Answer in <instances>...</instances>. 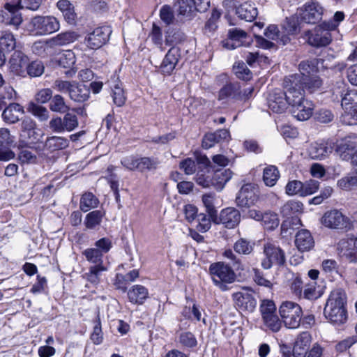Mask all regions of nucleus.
<instances>
[{
    "mask_svg": "<svg viewBox=\"0 0 357 357\" xmlns=\"http://www.w3.org/2000/svg\"><path fill=\"white\" fill-rule=\"evenodd\" d=\"M280 178V172L274 165H268L264 168L263 172V181L266 185L274 186Z\"/></svg>",
    "mask_w": 357,
    "mask_h": 357,
    "instance_id": "nucleus-35",
    "label": "nucleus"
},
{
    "mask_svg": "<svg viewBox=\"0 0 357 357\" xmlns=\"http://www.w3.org/2000/svg\"><path fill=\"white\" fill-rule=\"evenodd\" d=\"M338 250L349 261L357 262V236L340 240Z\"/></svg>",
    "mask_w": 357,
    "mask_h": 357,
    "instance_id": "nucleus-13",
    "label": "nucleus"
},
{
    "mask_svg": "<svg viewBox=\"0 0 357 357\" xmlns=\"http://www.w3.org/2000/svg\"><path fill=\"white\" fill-rule=\"evenodd\" d=\"M28 57L21 52H15L13 54L10 63L13 71L19 73L21 70L27 66Z\"/></svg>",
    "mask_w": 357,
    "mask_h": 357,
    "instance_id": "nucleus-38",
    "label": "nucleus"
},
{
    "mask_svg": "<svg viewBox=\"0 0 357 357\" xmlns=\"http://www.w3.org/2000/svg\"><path fill=\"white\" fill-rule=\"evenodd\" d=\"M337 28L336 24L322 23L313 29L305 31V36L309 45L315 47H325L332 40L331 31Z\"/></svg>",
    "mask_w": 357,
    "mask_h": 357,
    "instance_id": "nucleus-5",
    "label": "nucleus"
},
{
    "mask_svg": "<svg viewBox=\"0 0 357 357\" xmlns=\"http://www.w3.org/2000/svg\"><path fill=\"white\" fill-rule=\"evenodd\" d=\"M82 255L88 262L93 264L91 267L105 266L103 263V255L100 250L95 248H89L84 250Z\"/></svg>",
    "mask_w": 357,
    "mask_h": 357,
    "instance_id": "nucleus-33",
    "label": "nucleus"
},
{
    "mask_svg": "<svg viewBox=\"0 0 357 357\" xmlns=\"http://www.w3.org/2000/svg\"><path fill=\"white\" fill-rule=\"evenodd\" d=\"M121 163L128 170L139 171V158H137L134 155H128L122 158Z\"/></svg>",
    "mask_w": 357,
    "mask_h": 357,
    "instance_id": "nucleus-63",
    "label": "nucleus"
},
{
    "mask_svg": "<svg viewBox=\"0 0 357 357\" xmlns=\"http://www.w3.org/2000/svg\"><path fill=\"white\" fill-rule=\"evenodd\" d=\"M198 164L202 165L204 169H199L195 176L197 183L203 188L211 186V175L209 174L208 167L211 161L206 155H199L197 157ZM200 169V167H199Z\"/></svg>",
    "mask_w": 357,
    "mask_h": 357,
    "instance_id": "nucleus-15",
    "label": "nucleus"
},
{
    "mask_svg": "<svg viewBox=\"0 0 357 357\" xmlns=\"http://www.w3.org/2000/svg\"><path fill=\"white\" fill-rule=\"evenodd\" d=\"M357 147V135H351L344 137L337 145V151L344 160L353 155V151Z\"/></svg>",
    "mask_w": 357,
    "mask_h": 357,
    "instance_id": "nucleus-22",
    "label": "nucleus"
},
{
    "mask_svg": "<svg viewBox=\"0 0 357 357\" xmlns=\"http://www.w3.org/2000/svg\"><path fill=\"white\" fill-rule=\"evenodd\" d=\"M89 94V88L75 82L68 96L73 101L82 102L88 100Z\"/></svg>",
    "mask_w": 357,
    "mask_h": 357,
    "instance_id": "nucleus-34",
    "label": "nucleus"
},
{
    "mask_svg": "<svg viewBox=\"0 0 357 357\" xmlns=\"http://www.w3.org/2000/svg\"><path fill=\"white\" fill-rule=\"evenodd\" d=\"M311 342V336L307 333L304 332L301 333L295 343L293 348V356L294 357H305L307 354V351L310 347Z\"/></svg>",
    "mask_w": 357,
    "mask_h": 357,
    "instance_id": "nucleus-25",
    "label": "nucleus"
},
{
    "mask_svg": "<svg viewBox=\"0 0 357 357\" xmlns=\"http://www.w3.org/2000/svg\"><path fill=\"white\" fill-rule=\"evenodd\" d=\"M178 14L183 16H188L195 10L193 0H178Z\"/></svg>",
    "mask_w": 357,
    "mask_h": 357,
    "instance_id": "nucleus-57",
    "label": "nucleus"
},
{
    "mask_svg": "<svg viewBox=\"0 0 357 357\" xmlns=\"http://www.w3.org/2000/svg\"><path fill=\"white\" fill-rule=\"evenodd\" d=\"M181 344L185 347H194L197 342L195 335L190 332H182L178 337Z\"/></svg>",
    "mask_w": 357,
    "mask_h": 357,
    "instance_id": "nucleus-62",
    "label": "nucleus"
},
{
    "mask_svg": "<svg viewBox=\"0 0 357 357\" xmlns=\"http://www.w3.org/2000/svg\"><path fill=\"white\" fill-rule=\"evenodd\" d=\"M324 13V8L317 1H309L298 10V15L307 24L319 22Z\"/></svg>",
    "mask_w": 357,
    "mask_h": 357,
    "instance_id": "nucleus-11",
    "label": "nucleus"
},
{
    "mask_svg": "<svg viewBox=\"0 0 357 357\" xmlns=\"http://www.w3.org/2000/svg\"><path fill=\"white\" fill-rule=\"evenodd\" d=\"M65 131L71 132L79 125L78 119L75 114L66 112L63 118Z\"/></svg>",
    "mask_w": 357,
    "mask_h": 357,
    "instance_id": "nucleus-56",
    "label": "nucleus"
},
{
    "mask_svg": "<svg viewBox=\"0 0 357 357\" xmlns=\"http://www.w3.org/2000/svg\"><path fill=\"white\" fill-rule=\"evenodd\" d=\"M316 64L317 61L315 60H306L301 62L299 64L300 73L298 75H300L301 77L311 76L312 75H316Z\"/></svg>",
    "mask_w": 357,
    "mask_h": 357,
    "instance_id": "nucleus-49",
    "label": "nucleus"
},
{
    "mask_svg": "<svg viewBox=\"0 0 357 357\" xmlns=\"http://www.w3.org/2000/svg\"><path fill=\"white\" fill-rule=\"evenodd\" d=\"M239 90L238 84H229L225 85L219 91L218 100H223L228 98L237 100V92Z\"/></svg>",
    "mask_w": 357,
    "mask_h": 357,
    "instance_id": "nucleus-45",
    "label": "nucleus"
},
{
    "mask_svg": "<svg viewBox=\"0 0 357 357\" xmlns=\"http://www.w3.org/2000/svg\"><path fill=\"white\" fill-rule=\"evenodd\" d=\"M33 115L38 118L40 121H47L49 118V112L45 107L33 104L29 109Z\"/></svg>",
    "mask_w": 357,
    "mask_h": 357,
    "instance_id": "nucleus-64",
    "label": "nucleus"
},
{
    "mask_svg": "<svg viewBox=\"0 0 357 357\" xmlns=\"http://www.w3.org/2000/svg\"><path fill=\"white\" fill-rule=\"evenodd\" d=\"M289 280H292L290 287L291 291L296 295L300 296L302 293L303 281L298 274L289 273L287 275Z\"/></svg>",
    "mask_w": 357,
    "mask_h": 357,
    "instance_id": "nucleus-60",
    "label": "nucleus"
},
{
    "mask_svg": "<svg viewBox=\"0 0 357 357\" xmlns=\"http://www.w3.org/2000/svg\"><path fill=\"white\" fill-rule=\"evenodd\" d=\"M209 272L214 284L222 291L228 290L227 284L233 283L236 280L233 269L223 262L211 264Z\"/></svg>",
    "mask_w": 357,
    "mask_h": 357,
    "instance_id": "nucleus-3",
    "label": "nucleus"
},
{
    "mask_svg": "<svg viewBox=\"0 0 357 357\" xmlns=\"http://www.w3.org/2000/svg\"><path fill=\"white\" fill-rule=\"evenodd\" d=\"M282 26V29L288 35L296 34L299 30V17L298 13L286 17Z\"/></svg>",
    "mask_w": 357,
    "mask_h": 357,
    "instance_id": "nucleus-42",
    "label": "nucleus"
},
{
    "mask_svg": "<svg viewBox=\"0 0 357 357\" xmlns=\"http://www.w3.org/2000/svg\"><path fill=\"white\" fill-rule=\"evenodd\" d=\"M108 84L112 90V97L114 103L118 107H122L126 100V96L122 83L116 76H113L108 81Z\"/></svg>",
    "mask_w": 357,
    "mask_h": 357,
    "instance_id": "nucleus-21",
    "label": "nucleus"
},
{
    "mask_svg": "<svg viewBox=\"0 0 357 357\" xmlns=\"http://www.w3.org/2000/svg\"><path fill=\"white\" fill-rule=\"evenodd\" d=\"M265 257L261 261V266L264 269H269L273 266H282L285 263V254L279 247L271 243L264 245Z\"/></svg>",
    "mask_w": 357,
    "mask_h": 357,
    "instance_id": "nucleus-10",
    "label": "nucleus"
},
{
    "mask_svg": "<svg viewBox=\"0 0 357 357\" xmlns=\"http://www.w3.org/2000/svg\"><path fill=\"white\" fill-rule=\"evenodd\" d=\"M218 223L228 229L236 227L241 221V213L234 208H226L221 211Z\"/></svg>",
    "mask_w": 357,
    "mask_h": 357,
    "instance_id": "nucleus-20",
    "label": "nucleus"
},
{
    "mask_svg": "<svg viewBox=\"0 0 357 357\" xmlns=\"http://www.w3.org/2000/svg\"><path fill=\"white\" fill-rule=\"evenodd\" d=\"M24 108L18 103H10L3 110V119L8 123H15L20 119L19 116L24 114Z\"/></svg>",
    "mask_w": 357,
    "mask_h": 357,
    "instance_id": "nucleus-28",
    "label": "nucleus"
},
{
    "mask_svg": "<svg viewBox=\"0 0 357 357\" xmlns=\"http://www.w3.org/2000/svg\"><path fill=\"white\" fill-rule=\"evenodd\" d=\"M256 200V194L251 184L243 185L236 198V204L244 208H249L254 205Z\"/></svg>",
    "mask_w": 357,
    "mask_h": 357,
    "instance_id": "nucleus-18",
    "label": "nucleus"
},
{
    "mask_svg": "<svg viewBox=\"0 0 357 357\" xmlns=\"http://www.w3.org/2000/svg\"><path fill=\"white\" fill-rule=\"evenodd\" d=\"M75 63V56L72 50H66L59 57V65L63 68H70Z\"/></svg>",
    "mask_w": 357,
    "mask_h": 357,
    "instance_id": "nucleus-59",
    "label": "nucleus"
},
{
    "mask_svg": "<svg viewBox=\"0 0 357 357\" xmlns=\"http://www.w3.org/2000/svg\"><path fill=\"white\" fill-rule=\"evenodd\" d=\"M215 196L214 194H205L202 196V202L206 208V211L208 213L209 217L213 221L216 222L217 220V210L214 206Z\"/></svg>",
    "mask_w": 357,
    "mask_h": 357,
    "instance_id": "nucleus-43",
    "label": "nucleus"
},
{
    "mask_svg": "<svg viewBox=\"0 0 357 357\" xmlns=\"http://www.w3.org/2000/svg\"><path fill=\"white\" fill-rule=\"evenodd\" d=\"M322 84V81L317 75L301 77V86L310 93L318 91Z\"/></svg>",
    "mask_w": 357,
    "mask_h": 357,
    "instance_id": "nucleus-37",
    "label": "nucleus"
},
{
    "mask_svg": "<svg viewBox=\"0 0 357 357\" xmlns=\"http://www.w3.org/2000/svg\"><path fill=\"white\" fill-rule=\"evenodd\" d=\"M75 82H70L67 80H63L61 79H56L53 83V89L56 91L68 93L69 95L70 90Z\"/></svg>",
    "mask_w": 357,
    "mask_h": 357,
    "instance_id": "nucleus-61",
    "label": "nucleus"
},
{
    "mask_svg": "<svg viewBox=\"0 0 357 357\" xmlns=\"http://www.w3.org/2000/svg\"><path fill=\"white\" fill-rule=\"evenodd\" d=\"M262 225L267 229H273L279 225L278 215L273 212H265L263 213L261 221Z\"/></svg>",
    "mask_w": 357,
    "mask_h": 357,
    "instance_id": "nucleus-51",
    "label": "nucleus"
},
{
    "mask_svg": "<svg viewBox=\"0 0 357 357\" xmlns=\"http://www.w3.org/2000/svg\"><path fill=\"white\" fill-rule=\"evenodd\" d=\"M139 172L143 173L155 170L159 165V160L153 157H142L139 158Z\"/></svg>",
    "mask_w": 357,
    "mask_h": 357,
    "instance_id": "nucleus-47",
    "label": "nucleus"
},
{
    "mask_svg": "<svg viewBox=\"0 0 357 357\" xmlns=\"http://www.w3.org/2000/svg\"><path fill=\"white\" fill-rule=\"evenodd\" d=\"M345 302L346 295L341 289L333 291L328 298L324 307V315L334 326H340L347 321Z\"/></svg>",
    "mask_w": 357,
    "mask_h": 357,
    "instance_id": "nucleus-1",
    "label": "nucleus"
},
{
    "mask_svg": "<svg viewBox=\"0 0 357 357\" xmlns=\"http://www.w3.org/2000/svg\"><path fill=\"white\" fill-rule=\"evenodd\" d=\"M111 33L112 30L109 26L96 28L85 38L87 47L93 50L101 47L107 42Z\"/></svg>",
    "mask_w": 357,
    "mask_h": 357,
    "instance_id": "nucleus-12",
    "label": "nucleus"
},
{
    "mask_svg": "<svg viewBox=\"0 0 357 357\" xmlns=\"http://www.w3.org/2000/svg\"><path fill=\"white\" fill-rule=\"evenodd\" d=\"M236 13L241 20L252 22L257 17L258 11L254 3L244 2L236 8Z\"/></svg>",
    "mask_w": 357,
    "mask_h": 357,
    "instance_id": "nucleus-29",
    "label": "nucleus"
},
{
    "mask_svg": "<svg viewBox=\"0 0 357 357\" xmlns=\"http://www.w3.org/2000/svg\"><path fill=\"white\" fill-rule=\"evenodd\" d=\"M261 319L264 327L267 329L274 333L278 332L280 330L282 327V322L276 312L271 315L266 316Z\"/></svg>",
    "mask_w": 357,
    "mask_h": 357,
    "instance_id": "nucleus-48",
    "label": "nucleus"
},
{
    "mask_svg": "<svg viewBox=\"0 0 357 357\" xmlns=\"http://www.w3.org/2000/svg\"><path fill=\"white\" fill-rule=\"evenodd\" d=\"M45 70V66L41 61H33L29 63L26 66L28 75L32 77L41 76Z\"/></svg>",
    "mask_w": 357,
    "mask_h": 357,
    "instance_id": "nucleus-52",
    "label": "nucleus"
},
{
    "mask_svg": "<svg viewBox=\"0 0 357 357\" xmlns=\"http://www.w3.org/2000/svg\"><path fill=\"white\" fill-rule=\"evenodd\" d=\"M313 109L314 105L312 102L307 99L291 107L293 116L299 121L309 119L312 114Z\"/></svg>",
    "mask_w": 357,
    "mask_h": 357,
    "instance_id": "nucleus-23",
    "label": "nucleus"
},
{
    "mask_svg": "<svg viewBox=\"0 0 357 357\" xmlns=\"http://www.w3.org/2000/svg\"><path fill=\"white\" fill-rule=\"evenodd\" d=\"M245 31L233 29L229 31V38L223 43V46L229 50H234L238 47L243 45V40L246 38Z\"/></svg>",
    "mask_w": 357,
    "mask_h": 357,
    "instance_id": "nucleus-27",
    "label": "nucleus"
},
{
    "mask_svg": "<svg viewBox=\"0 0 357 357\" xmlns=\"http://www.w3.org/2000/svg\"><path fill=\"white\" fill-rule=\"evenodd\" d=\"M16 42L12 33L4 31L0 36V47L1 51L10 52L15 47Z\"/></svg>",
    "mask_w": 357,
    "mask_h": 357,
    "instance_id": "nucleus-41",
    "label": "nucleus"
},
{
    "mask_svg": "<svg viewBox=\"0 0 357 357\" xmlns=\"http://www.w3.org/2000/svg\"><path fill=\"white\" fill-rule=\"evenodd\" d=\"M79 38V35L76 31H68L61 32L54 37L46 40V44L49 47L53 48L67 45L74 43Z\"/></svg>",
    "mask_w": 357,
    "mask_h": 357,
    "instance_id": "nucleus-19",
    "label": "nucleus"
},
{
    "mask_svg": "<svg viewBox=\"0 0 357 357\" xmlns=\"http://www.w3.org/2000/svg\"><path fill=\"white\" fill-rule=\"evenodd\" d=\"M333 148L325 142L312 143L308 148L310 157L314 160H322L326 158Z\"/></svg>",
    "mask_w": 357,
    "mask_h": 357,
    "instance_id": "nucleus-26",
    "label": "nucleus"
},
{
    "mask_svg": "<svg viewBox=\"0 0 357 357\" xmlns=\"http://www.w3.org/2000/svg\"><path fill=\"white\" fill-rule=\"evenodd\" d=\"M279 313L286 327L291 329L299 327L303 310L298 303L292 301L282 303L279 307Z\"/></svg>",
    "mask_w": 357,
    "mask_h": 357,
    "instance_id": "nucleus-7",
    "label": "nucleus"
},
{
    "mask_svg": "<svg viewBox=\"0 0 357 357\" xmlns=\"http://www.w3.org/2000/svg\"><path fill=\"white\" fill-rule=\"evenodd\" d=\"M338 186L343 190H350L357 186V169L348 173L337 181Z\"/></svg>",
    "mask_w": 357,
    "mask_h": 357,
    "instance_id": "nucleus-46",
    "label": "nucleus"
},
{
    "mask_svg": "<svg viewBox=\"0 0 357 357\" xmlns=\"http://www.w3.org/2000/svg\"><path fill=\"white\" fill-rule=\"evenodd\" d=\"M107 271V268L106 266H100L99 268L90 267L89 272L85 274L86 279L89 282L96 284L100 282V273Z\"/></svg>",
    "mask_w": 357,
    "mask_h": 357,
    "instance_id": "nucleus-54",
    "label": "nucleus"
},
{
    "mask_svg": "<svg viewBox=\"0 0 357 357\" xmlns=\"http://www.w3.org/2000/svg\"><path fill=\"white\" fill-rule=\"evenodd\" d=\"M303 183L297 180L288 182L285 188L286 193L289 195H299L303 196Z\"/></svg>",
    "mask_w": 357,
    "mask_h": 357,
    "instance_id": "nucleus-58",
    "label": "nucleus"
},
{
    "mask_svg": "<svg viewBox=\"0 0 357 357\" xmlns=\"http://www.w3.org/2000/svg\"><path fill=\"white\" fill-rule=\"evenodd\" d=\"M231 298L235 307L244 312H252L257 306L254 291L248 287H242L240 291L234 292Z\"/></svg>",
    "mask_w": 357,
    "mask_h": 357,
    "instance_id": "nucleus-9",
    "label": "nucleus"
},
{
    "mask_svg": "<svg viewBox=\"0 0 357 357\" xmlns=\"http://www.w3.org/2000/svg\"><path fill=\"white\" fill-rule=\"evenodd\" d=\"M231 176L232 172L229 169H217L211 175V186L217 190H222Z\"/></svg>",
    "mask_w": 357,
    "mask_h": 357,
    "instance_id": "nucleus-30",
    "label": "nucleus"
},
{
    "mask_svg": "<svg viewBox=\"0 0 357 357\" xmlns=\"http://www.w3.org/2000/svg\"><path fill=\"white\" fill-rule=\"evenodd\" d=\"M321 224L330 229L342 228L346 223V218L338 210L326 211L321 218Z\"/></svg>",
    "mask_w": 357,
    "mask_h": 357,
    "instance_id": "nucleus-16",
    "label": "nucleus"
},
{
    "mask_svg": "<svg viewBox=\"0 0 357 357\" xmlns=\"http://www.w3.org/2000/svg\"><path fill=\"white\" fill-rule=\"evenodd\" d=\"M234 250L243 255H249L253 250L251 243L245 238H240L234 245Z\"/></svg>",
    "mask_w": 357,
    "mask_h": 357,
    "instance_id": "nucleus-55",
    "label": "nucleus"
},
{
    "mask_svg": "<svg viewBox=\"0 0 357 357\" xmlns=\"http://www.w3.org/2000/svg\"><path fill=\"white\" fill-rule=\"evenodd\" d=\"M180 57V50L178 47H173L169 49L160 66L161 73L165 75H170L175 69Z\"/></svg>",
    "mask_w": 357,
    "mask_h": 357,
    "instance_id": "nucleus-14",
    "label": "nucleus"
},
{
    "mask_svg": "<svg viewBox=\"0 0 357 357\" xmlns=\"http://www.w3.org/2000/svg\"><path fill=\"white\" fill-rule=\"evenodd\" d=\"M60 24L53 16L37 15L31 18L26 25L29 33L35 36H43L59 31Z\"/></svg>",
    "mask_w": 357,
    "mask_h": 357,
    "instance_id": "nucleus-2",
    "label": "nucleus"
},
{
    "mask_svg": "<svg viewBox=\"0 0 357 357\" xmlns=\"http://www.w3.org/2000/svg\"><path fill=\"white\" fill-rule=\"evenodd\" d=\"M148 289L140 284L132 286L128 291L129 301L135 304H142L144 301L148 297Z\"/></svg>",
    "mask_w": 357,
    "mask_h": 357,
    "instance_id": "nucleus-32",
    "label": "nucleus"
},
{
    "mask_svg": "<svg viewBox=\"0 0 357 357\" xmlns=\"http://www.w3.org/2000/svg\"><path fill=\"white\" fill-rule=\"evenodd\" d=\"M283 85L287 104L291 107L305 99L304 90L301 86V77L300 75H291L286 77Z\"/></svg>",
    "mask_w": 357,
    "mask_h": 357,
    "instance_id": "nucleus-6",
    "label": "nucleus"
},
{
    "mask_svg": "<svg viewBox=\"0 0 357 357\" xmlns=\"http://www.w3.org/2000/svg\"><path fill=\"white\" fill-rule=\"evenodd\" d=\"M295 244L298 250L305 252L310 250L314 247V241L308 230L301 229L296 235Z\"/></svg>",
    "mask_w": 357,
    "mask_h": 357,
    "instance_id": "nucleus-24",
    "label": "nucleus"
},
{
    "mask_svg": "<svg viewBox=\"0 0 357 357\" xmlns=\"http://www.w3.org/2000/svg\"><path fill=\"white\" fill-rule=\"evenodd\" d=\"M98 204L99 200L93 193L86 192L81 197L79 208L82 211L86 212L96 208Z\"/></svg>",
    "mask_w": 357,
    "mask_h": 357,
    "instance_id": "nucleus-39",
    "label": "nucleus"
},
{
    "mask_svg": "<svg viewBox=\"0 0 357 357\" xmlns=\"http://www.w3.org/2000/svg\"><path fill=\"white\" fill-rule=\"evenodd\" d=\"M105 213L100 210H96L89 213L84 219V224L89 229H93L98 227L102 220Z\"/></svg>",
    "mask_w": 357,
    "mask_h": 357,
    "instance_id": "nucleus-36",
    "label": "nucleus"
},
{
    "mask_svg": "<svg viewBox=\"0 0 357 357\" xmlns=\"http://www.w3.org/2000/svg\"><path fill=\"white\" fill-rule=\"evenodd\" d=\"M40 139V136L36 121L29 116L22 118L19 135V147L33 148Z\"/></svg>",
    "mask_w": 357,
    "mask_h": 357,
    "instance_id": "nucleus-4",
    "label": "nucleus"
},
{
    "mask_svg": "<svg viewBox=\"0 0 357 357\" xmlns=\"http://www.w3.org/2000/svg\"><path fill=\"white\" fill-rule=\"evenodd\" d=\"M50 109L54 112L66 113L70 107L66 104L64 98L59 94L53 96L50 103Z\"/></svg>",
    "mask_w": 357,
    "mask_h": 357,
    "instance_id": "nucleus-44",
    "label": "nucleus"
},
{
    "mask_svg": "<svg viewBox=\"0 0 357 357\" xmlns=\"http://www.w3.org/2000/svg\"><path fill=\"white\" fill-rule=\"evenodd\" d=\"M263 26L264 24L260 22L255 23V24L252 26V31L253 32L254 36L256 38V45L257 46L265 50L271 49L274 46V43L267 40L262 36H259L256 33L255 29H261L263 28Z\"/></svg>",
    "mask_w": 357,
    "mask_h": 357,
    "instance_id": "nucleus-50",
    "label": "nucleus"
},
{
    "mask_svg": "<svg viewBox=\"0 0 357 357\" xmlns=\"http://www.w3.org/2000/svg\"><path fill=\"white\" fill-rule=\"evenodd\" d=\"M69 146V141L64 137L51 136L47 137L44 147L50 152H54L66 149Z\"/></svg>",
    "mask_w": 357,
    "mask_h": 357,
    "instance_id": "nucleus-31",
    "label": "nucleus"
},
{
    "mask_svg": "<svg viewBox=\"0 0 357 357\" xmlns=\"http://www.w3.org/2000/svg\"><path fill=\"white\" fill-rule=\"evenodd\" d=\"M344 112L340 116L342 123L348 126L357 125V91H348L342 98Z\"/></svg>",
    "mask_w": 357,
    "mask_h": 357,
    "instance_id": "nucleus-8",
    "label": "nucleus"
},
{
    "mask_svg": "<svg viewBox=\"0 0 357 357\" xmlns=\"http://www.w3.org/2000/svg\"><path fill=\"white\" fill-rule=\"evenodd\" d=\"M303 210V204L298 201L290 200L281 207V213L285 217H290L301 213Z\"/></svg>",
    "mask_w": 357,
    "mask_h": 357,
    "instance_id": "nucleus-40",
    "label": "nucleus"
},
{
    "mask_svg": "<svg viewBox=\"0 0 357 357\" xmlns=\"http://www.w3.org/2000/svg\"><path fill=\"white\" fill-rule=\"evenodd\" d=\"M234 70L238 78L243 80H249L252 77V73L243 62L236 63Z\"/></svg>",
    "mask_w": 357,
    "mask_h": 357,
    "instance_id": "nucleus-53",
    "label": "nucleus"
},
{
    "mask_svg": "<svg viewBox=\"0 0 357 357\" xmlns=\"http://www.w3.org/2000/svg\"><path fill=\"white\" fill-rule=\"evenodd\" d=\"M268 104L273 112H284L288 106L284 91L279 89L273 90L269 95Z\"/></svg>",
    "mask_w": 357,
    "mask_h": 357,
    "instance_id": "nucleus-17",
    "label": "nucleus"
}]
</instances>
